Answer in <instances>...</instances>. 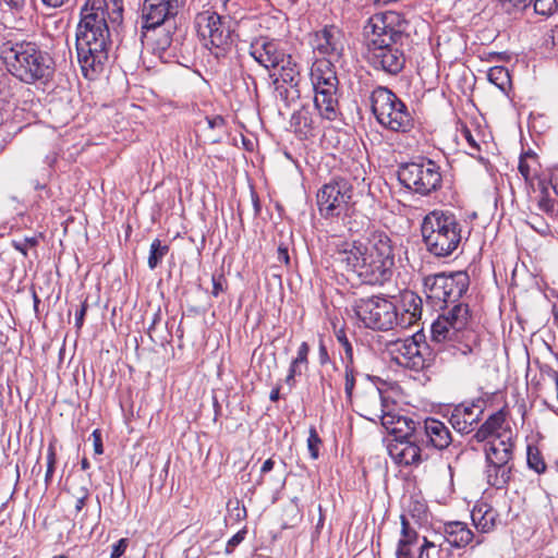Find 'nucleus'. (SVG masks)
Returning a JSON list of instances; mask_svg holds the SVG:
<instances>
[{"label":"nucleus","mask_w":558,"mask_h":558,"mask_svg":"<svg viewBox=\"0 0 558 558\" xmlns=\"http://www.w3.org/2000/svg\"><path fill=\"white\" fill-rule=\"evenodd\" d=\"M551 186L555 193L558 195V167H555L550 177Z\"/></svg>","instance_id":"nucleus-59"},{"label":"nucleus","mask_w":558,"mask_h":558,"mask_svg":"<svg viewBox=\"0 0 558 558\" xmlns=\"http://www.w3.org/2000/svg\"><path fill=\"white\" fill-rule=\"evenodd\" d=\"M278 68H280L279 76L284 83L291 87L298 86L301 69L290 54H287V59Z\"/></svg>","instance_id":"nucleus-31"},{"label":"nucleus","mask_w":558,"mask_h":558,"mask_svg":"<svg viewBox=\"0 0 558 558\" xmlns=\"http://www.w3.org/2000/svg\"><path fill=\"white\" fill-rule=\"evenodd\" d=\"M416 438L420 439V444L424 447L425 451L428 449L441 451L447 449L452 442L449 428L444 422L434 417H427L420 422Z\"/></svg>","instance_id":"nucleus-20"},{"label":"nucleus","mask_w":558,"mask_h":558,"mask_svg":"<svg viewBox=\"0 0 558 558\" xmlns=\"http://www.w3.org/2000/svg\"><path fill=\"white\" fill-rule=\"evenodd\" d=\"M250 56L266 70L277 69L287 59L280 44L268 37L255 38L250 45Z\"/></svg>","instance_id":"nucleus-21"},{"label":"nucleus","mask_w":558,"mask_h":558,"mask_svg":"<svg viewBox=\"0 0 558 558\" xmlns=\"http://www.w3.org/2000/svg\"><path fill=\"white\" fill-rule=\"evenodd\" d=\"M401 415L393 414L390 412L383 413L381 415V425L390 433L393 425L397 423V418H401Z\"/></svg>","instance_id":"nucleus-49"},{"label":"nucleus","mask_w":558,"mask_h":558,"mask_svg":"<svg viewBox=\"0 0 558 558\" xmlns=\"http://www.w3.org/2000/svg\"><path fill=\"white\" fill-rule=\"evenodd\" d=\"M80 16L76 36L110 37L107 22L122 21L123 0H86Z\"/></svg>","instance_id":"nucleus-6"},{"label":"nucleus","mask_w":558,"mask_h":558,"mask_svg":"<svg viewBox=\"0 0 558 558\" xmlns=\"http://www.w3.org/2000/svg\"><path fill=\"white\" fill-rule=\"evenodd\" d=\"M335 336L338 343L340 344L344 352V355L342 356V362L354 363L353 347L347 336L345 330L343 328L337 329L335 331Z\"/></svg>","instance_id":"nucleus-35"},{"label":"nucleus","mask_w":558,"mask_h":558,"mask_svg":"<svg viewBox=\"0 0 558 558\" xmlns=\"http://www.w3.org/2000/svg\"><path fill=\"white\" fill-rule=\"evenodd\" d=\"M75 498H76V501H75V511L76 512H80L85 504H86V500L88 499L89 497V490L87 487L85 486H82L78 488V490L74 494Z\"/></svg>","instance_id":"nucleus-47"},{"label":"nucleus","mask_w":558,"mask_h":558,"mask_svg":"<svg viewBox=\"0 0 558 558\" xmlns=\"http://www.w3.org/2000/svg\"><path fill=\"white\" fill-rule=\"evenodd\" d=\"M277 260L286 265L290 262L288 247L283 244H280L277 248Z\"/></svg>","instance_id":"nucleus-54"},{"label":"nucleus","mask_w":558,"mask_h":558,"mask_svg":"<svg viewBox=\"0 0 558 558\" xmlns=\"http://www.w3.org/2000/svg\"><path fill=\"white\" fill-rule=\"evenodd\" d=\"M526 462L527 466L535 471L537 474H542L546 471V463L544 458L536 446L529 445L526 449Z\"/></svg>","instance_id":"nucleus-34"},{"label":"nucleus","mask_w":558,"mask_h":558,"mask_svg":"<svg viewBox=\"0 0 558 558\" xmlns=\"http://www.w3.org/2000/svg\"><path fill=\"white\" fill-rule=\"evenodd\" d=\"M397 424L393 425L390 434L395 436V439H408L417 437V429L420 422H416L410 417L402 416L397 418Z\"/></svg>","instance_id":"nucleus-30"},{"label":"nucleus","mask_w":558,"mask_h":558,"mask_svg":"<svg viewBox=\"0 0 558 558\" xmlns=\"http://www.w3.org/2000/svg\"><path fill=\"white\" fill-rule=\"evenodd\" d=\"M109 37L76 36L77 60L83 75L94 80L108 60Z\"/></svg>","instance_id":"nucleus-10"},{"label":"nucleus","mask_w":558,"mask_h":558,"mask_svg":"<svg viewBox=\"0 0 558 558\" xmlns=\"http://www.w3.org/2000/svg\"><path fill=\"white\" fill-rule=\"evenodd\" d=\"M308 353H310V345L307 344V342H302L298 349L296 356L292 361L303 365L304 368H307Z\"/></svg>","instance_id":"nucleus-46"},{"label":"nucleus","mask_w":558,"mask_h":558,"mask_svg":"<svg viewBox=\"0 0 558 558\" xmlns=\"http://www.w3.org/2000/svg\"><path fill=\"white\" fill-rule=\"evenodd\" d=\"M129 546L128 538H120L117 543L112 545L110 558H120Z\"/></svg>","instance_id":"nucleus-48"},{"label":"nucleus","mask_w":558,"mask_h":558,"mask_svg":"<svg viewBox=\"0 0 558 558\" xmlns=\"http://www.w3.org/2000/svg\"><path fill=\"white\" fill-rule=\"evenodd\" d=\"M54 466L56 465H47V471H46V475H45V482H46L47 486L52 481V476H53V472H54Z\"/></svg>","instance_id":"nucleus-63"},{"label":"nucleus","mask_w":558,"mask_h":558,"mask_svg":"<svg viewBox=\"0 0 558 558\" xmlns=\"http://www.w3.org/2000/svg\"><path fill=\"white\" fill-rule=\"evenodd\" d=\"M194 24L205 47L217 49L216 56L222 53L230 45L232 29L228 17L208 9L196 14Z\"/></svg>","instance_id":"nucleus-8"},{"label":"nucleus","mask_w":558,"mask_h":558,"mask_svg":"<svg viewBox=\"0 0 558 558\" xmlns=\"http://www.w3.org/2000/svg\"><path fill=\"white\" fill-rule=\"evenodd\" d=\"M407 21L395 11L375 14L368 21L371 37L368 44L383 40L384 44H398L404 34Z\"/></svg>","instance_id":"nucleus-14"},{"label":"nucleus","mask_w":558,"mask_h":558,"mask_svg":"<svg viewBox=\"0 0 558 558\" xmlns=\"http://www.w3.org/2000/svg\"><path fill=\"white\" fill-rule=\"evenodd\" d=\"M555 199L549 196L547 187L543 186L541 190L539 198L537 201L538 209L547 215L553 216L555 213Z\"/></svg>","instance_id":"nucleus-38"},{"label":"nucleus","mask_w":558,"mask_h":558,"mask_svg":"<svg viewBox=\"0 0 558 558\" xmlns=\"http://www.w3.org/2000/svg\"><path fill=\"white\" fill-rule=\"evenodd\" d=\"M322 444V439L318 436L316 428L311 427L308 432L307 438V449L310 451V456L312 459L316 460L319 457V445Z\"/></svg>","instance_id":"nucleus-40"},{"label":"nucleus","mask_w":558,"mask_h":558,"mask_svg":"<svg viewBox=\"0 0 558 558\" xmlns=\"http://www.w3.org/2000/svg\"><path fill=\"white\" fill-rule=\"evenodd\" d=\"M411 545H402V542H398L396 556L397 558H412V553L410 549Z\"/></svg>","instance_id":"nucleus-53"},{"label":"nucleus","mask_w":558,"mask_h":558,"mask_svg":"<svg viewBox=\"0 0 558 558\" xmlns=\"http://www.w3.org/2000/svg\"><path fill=\"white\" fill-rule=\"evenodd\" d=\"M506 417L507 411L505 409H500L493 413L477 428L473 438L478 442L489 439L486 447H494L498 441H502V444L509 445L510 448H514V435L510 426L507 424Z\"/></svg>","instance_id":"nucleus-17"},{"label":"nucleus","mask_w":558,"mask_h":558,"mask_svg":"<svg viewBox=\"0 0 558 558\" xmlns=\"http://www.w3.org/2000/svg\"><path fill=\"white\" fill-rule=\"evenodd\" d=\"M529 225L532 229H534L538 234L543 236H547L551 233L550 227L547 222H545L539 216H533L531 217V220L529 221Z\"/></svg>","instance_id":"nucleus-43"},{"label":"nucleus","mask_w":558,"mask_h":558,"mask_svg":"<svg viewBox=\"0 0 558 558\" xmlns=\"http://www.w3.org/2000/svg\"><path fill=\"white\" fill-rule=\"evenodd\" d=\"M469 284V276L463 271L439 272L423 279L427 303L436 311H445L432 325V340L473 364L482 354L481 338L472 327L469 305L457 303Z\"/></svg>","instance_id":"nucleus-1"},{"label":"nucleus","mask_w":558,"mask_h":558,"mask_svg":"<svg viewBox=\"0 0 558 558\" xmlns=\"http://www.w3.org/2000/svg\"><path fill=\"white\" fill-rule=\"evenodd\" d=\"M398 180L405 189L427 196L441 187L442 177L434 160L418 158L399 166Z\"/></svg>","instance_id":"nucleus-7"},{"label":"nucleus","mask_w":558,"mask_h":558,"mask_svg":"<svg viewBox=\"0 0 558 558\" xmlns=\"http://www.w3.org/2000/svg\"><path fill=\"white\" fill-rule=\"evenodd\" d=\"M180 8L179 0H144L141 7V29L163 26Z\"/></svg>","instance_id":"nucleus-18"},{"label":"nucleus","mask_w":558,"mask_h":558,"mask_svg":"<svg viewBox=\"0 0 558 558\" xmlns=\"http://www.w3.org/2000/svg\"><path fill=\"white\" fill-rule=\"evenodd\" d=\"M519 171L524 178L525 181H530L532 179V170L531 166L527 162L525 157H521L519 161Z\"/></svg>","instance_id":"nucleus-50"},{"label":"nucleus","mask_w":558,"mask_h":558,"mask_svg":"<svg viewBox=\"0 0 558 558\" xmlns=\"http://www.w3.org/2000/svg\"><path fill=\"white\" fill-rule=\"evenodd\" d=\"M310 76L313 88H338L339 81L331 61L315 60Z\"/></svg>","instance_id":"nucleus-25"},{"label":"nucleus","mask_w":558,"mask_h":558,"mask_svg":"<svg viewBox=\"0 0 558 558\" xmlns=\"http://www.w3.org/2000/svg\"><path fill=\"white\" fill-rule=\"evenodd\" d=\"M269 399L272 402H277L280 399V389H279V387H276V388H274L270 391Z\"/></svg>","instance_id":"nucleus-64"},{"label":"nucleus","mask_w":558,"mask_h":558,"mask_svg":"<svg viewBox=\"0 0 558 558\" xmlns=\"http://www.w3.org/2000/svg\"><path fill=\"white\" fill-rule=\"evenodd\" d=\"M141 40L143 46L150 49L153 53L162 56V53L170 47L172 37L170 32L161 27L141 29Z\"/></svg>","instance_id":"nucleus-27"},{"label":"nucleus","mask_w":558,"mask_h":558,"mask_svg":"<svg viewBox=\"0 0 558 558\" xmlns=\"http://www.w3.org/2000/svg\"><path fill=\"white\" fill-rule=\"evenodd\" d=\"M354 310L359 319L367 328L390 330L398 324L397 306L385 298L360 299Z\"/></svg>","instance_id":"nucleus-9"},{"label":"nucleus","mask_w":558,"mask_h":558,"mask_svg":"<svg viewBox=\"0 0 558 558\" xmlns=\"http://www.w3.org/2000/svg\"><path fill=\"white\" fill-rule=\"evenodd\" d=\"M302 367L304 366L291 361L288 369V375L286 376L284 379L286 384L290 387V389H292L295 386V377L302 375Z\"/></svg>","instance_id":"nucleus-44"},{"label":"nucleus","mask_w":558,"mask_h":558,"mask_svg":"<svg viewBox=\"0 0 558 558\" xmlns=\"http://www.w3.org/2000/svg\"><path fill=\"white\" fill-rule=\"evenodd\" d=\"M497 518V511L487 504L476 505L471 512L474 526L482 533H488L494 530Z\"/></svg>","instance_id":"nucleus-28"},{"label":"nucleus","mask_w":558,"mask_h":558,"mask_svg":"<svg viewBox=\"0 0 558 558\" xmlns=\"http://www.w3.org/2000/svg\"><path fill=\"white\" fill-rule=\"evenodd\" d=\"M513 449L498 441L494 447H485V475L489 486L504 489L508 486L513 473Z\"/></svg>","instance_id":"nucleus-11"},{"label":"nucleus","mask_w":558,"mask_h":558,"mask_svg":"<svg viewBox=\"0 0 558 558\" xmlns=\"http://www.w3.org/2000/svg\"><path fill=\"white\" fill-rule=\"evenodd\" d=\"M43 3L50 8H59L63 5L68 0H41Z\"/></svg>","instance_id":"nucleus-62"},{"label":"nucleus","mask_w":558,"mask_h":558,"mask_svg":"<svg viewBox=\"0 0 558 558\" xmlns=\"http://www.w3.org/2000/svg\"><path fill=\"white\" fill-rule=\"evenodd\" d=\"M487 77L492 84H494L502 92H506L511 86L510 74L505 66L490 68L487 73Z\"/></svg>","instance_id":"nucleus-32"},{"label":"nucleus","mask_w":558,"mask_h":558,"mask_svg":"<svg viewBox=\"0 0 558 558\" xmlns=\"http://www.w3.org/2000/svg\"><path fill=\"white\" fill-rule=\"evenodd\" d=\"M422 299L411 290H403L399 294L397 306V326L405 329L416 324L422 316Z\"/></svg>","instance_id":"nucleus-23"},{"label":"nucleus","mask_w":558,"mask_h":558,"mask_svg":"<svg viewBox=\"0 0 558 558\" xmlns=\"http://www.w3.org/2000/svg\"><path fill=\"white\" fill-rule=\"evenodd\" d=\"M502 9L512 13L514 11H522L526 9L533 0H499Z\"/></svg>","instance_id":"nucleus-41"},{"label":"nucleus","mask_w":558,"mask_h":558,"mask_svg":"<svg viewBox=\"0 0 558 558\" xmlns=\"http://www.w3.org/2000/svg\"><path fill=\"white\" fill-rule=\"evenodd\" d=\"M395 250V243L387 232L373 230L365 238L338 243L333 258L363 283L383 286L393 275Z\"/></svg>","instance_id":"nucleus-2"},{"label":"nucleus","mask_w":558,"mask_h":558,"mask_svg":"<svg viewBox=\"0 0 558 558\" xmlns=\"http://www.w3.org/2000/svg\"><path fill=\"white\" fill-rule=\"evenodd\" d=\"M0 59L7 71L24 84H45L54 73L53 59L34 41L5 40Z\"/></svg>","instance_id":"nucleus-3"},{"label":"nucleus","mask_w":558,"mask_h":558,"mask_svg":"<svg viewBox=\"0 0 558 558\" xmlns=\"http://www.w3.org/2000/svg\"><path fill=\"white\" fill-rule=\"evenodd\" d=\"M371 108L377 122L389 131L408 133L414 128L407 104L387 87L378 86L372 92Z\"/></svg>","instance_id":"nucleus-5"},{"label":"nucleus","mask_w":558,"mask_h":558,"mask_svg":"<svg viewBox=\"0 0 558 558\" xmlns=\"http://www.w3.org/2000/svg\"><path fill=\"white\" fill-rule=\"evenodd\" d=\"M313 52L322 56L320 60L337 62L344 50L343 32L336 25H325L311 35Z\"/></svg>","instance_id":"nucleus-15"},{"label":"nucleus","mask_w":558,"mask_h":558,"mask_svg":"<svg viewBox=\"0 0 558 558\" xmlns=\"http://www.w3.org/2000/svg\"><path fill=\"white\" fill-rule=\"evenodd\" d=\"M319 362L320 364H326L329 362V355H328V351H327V348L325 347V344L323 342H320L319 344Z\"/></svg>","instance_id":"nucleus-56"},{"label":"nucleus","mask_w":558,"mask_h":558,"mask_svg":"<svg viewBox=\"0 0 558 558\" xmlns=\"http://www.w3.org/2000/svg\"><path fill=\"white\" fill-rule=\"evenodd\" d=\"M38 244V239L36 236H26L23 241L13 240L11 245L14 250L20 252L23 256H27V248L34 247Z\"/></svg>","instance_id":"nucleus-42"},{"label":"nucleus","mask_w":558,"mask_h":558,"mask_svg":"<svg viewBox=\"0 0 558 558\" xmlns=\"http://www.w3.org/2000/svg\"><path fill=\"white\" fill-rule=\"evenodd\" d=\"M93 438V445H94V451L96 454H102L104 453V446H102V439H101V433L99 429H95L92 433Z\"/></svg>","instance_id":"nucleus-51"},{"label":"nucleus","mask_w":558,"mask_h":558,"mask_svg":"<svg viewBox=\"0 0 558 558\" xmlns=\"http://www.w3.org/2000/svg\"><path fill=\"white\" fill-rule=\"evenodd\" d=\"M314 106L319 116L328 121H335L340 114L338 88H313Z\"/></svg>","instance_id":"nucleus-24"},{"label":"nucleus","mask_w":558,"mask_h":558,"mask_svg":"<svg viewBox=\"0 0 558 558\" xmlns=\"http://www.w3.org/2000/svg\"><path fill=\"white\" fill-rule=\"evenodd\" d=\"M169 246L167 244H162L159 239H155L149 248L148 256V267L153 270L155 269L163 259V257L168 254Z\"/></svg>","instance_id":"nucleus-33"},{"label":"nucleus","mask_w":558,"mask_h":558,"mask_svg":"<svg viewBox=\"0 0 558 558\" xmlns=\"http://www.w3.org/2000/svg\"><path fill=\"white\" fill-rule=\"evenodd\" d=\"M484 401L477 399L470 403L462 402L456 405L449 415V423L454 430L461 434H469L482 418L484 412Z\"/></svg>","instance_id":"nucleus-22"},{"label":"nucleus","mask_w":558,"mask_h":558,"mask_svg":"<svg viewBox=\"0 0 558 558\" xmlns=\"http://www.w3.org/2000/svg\"><path fill=\"white\" fill-rule=\"evenodd\" d=\"M367 47V60L375 69L396 75L404 68L405 57L397 44H384L379 40L368 44Z\"/></svg>","instance_id":"nucleus-16"},{"label":"nucleus","mask_w":558,"mask_h":558,"mask_svg":"<svg viewBox=\"0 0 558 558\" xmlns=\"http://www.w3.org/2000/svg\"><path fill=\"white\" fill-rule=\"evenodd\" d=\"M274 466H275V461L271 458L267 459L260 468V475H264V474L270 472L274 469Z\"/></svg>","instance_id":"nucleus-58"},{"label":"nucleus","mask_w":558,"mask_h":558,"mask_svg":"<svg viewBox=\"0 0 558 558\" xmlns=\"http://www.w3.org/2000/svg\"><path fill=\"white\" fill-rule=\"evenodd\" d=\"M436 547V544L432 541H428L426 537H424L423 545L421 547L420 558L423 557L424 553L428 550L429 548Z\"/></svg>","instance_id":"nucleus-61"},{"label":"nucleus","mask_w":558,"mask_h":558,"mask_svg":"<svg viewBox=\"0 0 558 558\" xmlns=\"http://www.w3.org/2000/svg\"><path fill=\"white\" fill-rule=\"evenodd\" d=\"M444 537L450 546L456 548H464L471 544L473 539H475L476 545L483 542L482 538L474 536L466 523L460 521L445 523Z\"/></svg>","instance_id":"nucleus-26"},{"label":"nucleus","mask_w":558,"mask_h":558,"mask_svg":"<svg viewBox=\"0 0 558 558\" xmlns=\"http://www.w3.org/2000/svg\"><path fill=\"white\" fill-rule=\"evenodd\" d=\"M291 126L300 136L307 137L314 129V120L307 108H301L291 117Z\"/></svg>","instance_id":"nucleus-29"},{"label":"nucleus","mask_w":558,"mask_h":558,"mask_svg":"<svg viewBox=\"0 0 558 558\" xmlns=\"http://www.w3.org/2000/svg\"><path fill=\"white\" fill-rule=\"evenodd\" d=\"M423 241L427 251L436 257H448L468 239L461 220L450 210L428 213L421 227Z\"/></svg>","instance_id":"nucleus-4"},{"label":"nucleus","mask_w":558,"mask_h":558,"mask_svg":"<svg viewBox=\"0 0 558 558\" xmlns=\"http://www.w3.org/2000/svg\"><path fill=\"white\" fill-rule=\"evenodd\" d=\"M534 10L541 15H551L558 9V0H533Z\"/></svg>","instance_id":"nucleus-39"},{"label":"nucleus","mask_w":558,"mask_h":558,"mask_svg":"<svg viewBox=\"0 0 558 558\" xmlns=\"http://www.w3.org/2000/svg\"><path fill=\"white\" fill-rule=\"evenodd\" d=\"M423 335L416 332L404 340H397L390 347L392 360L400 366L422 371L429 365L426 359L427 345L422 342Z\"/></svg>","instance_id":"nucleus-13"},{"label":"nucleus","mask_w":558,"mask_h":558,"mask_svg":"<svg viewBox=\"0 0 558 558\" xmlns=\"http://www.w3.org/2000/svg\"><path fill=\"white\" fill-rule=\"evenodd\" d=\"M56 462H57L56 448L52 444H50L47 449V465H56Z\"/></svg>","instance_id":"nucleus-55"},{"label":"nucleus","mask_w":558,"mask_h":558,"mask_svg":"<svg viewBox=\"0 0 558 558\" xmlns=\"http://www.w3.org/2000/svg\"><path fill=\"white\" fill-rule=\"evenodd\" d=\"M10 9L19 10L24 7L25 0H2Z\"/></svg>","instance_id":"nucleus-57"},{"label":"nucleus","mask_w":558,"mask_h":558,"mask_svg":"<svg viewBox=\"0 0 558 558\" xmlns=\"http://www.w3.org/2000/svg\"><path fill=\"white\" fill-rule=\"evenodd\" d=\"M417 532L410 526L408 519L404 515H401V537L399 542H402V545H413L417 541Z\"/></svg>","instance_id":"nucleus-37"},{"label":"nucleus","mask_w":558,"mask_h":558,"mask_svg":"<svg viewBox=\"0 0 558 558\" xmlns=\"http://www.w3.org/2000/svg\"><path fill=\"white\" fill-rule=\"evenodd\" d=\"M352 198V185L345 179H333L324 184L317 193V207L325 219L341 216Z\"/></svg>","instance_id":"nucleus-12"},{"label":"nucleus","mask_w":558,"mask_h":558,"mask_svg":"<svg viewBox=\"0 0 558 558\" xmlns=\"http://www.w3.org/2000/svg\"><path fill=\"white\" fill-rule=\"evenodd\" d=\"M86 312H87V303L83 302L81 304L80 310L76 311V313H75V327L77 329L82 328V326L84 324V318H85Z\"/></svg>","instance_id":"nucleus-52"},{"label":"nucleus","mask_w":558,"mask_h":558,"mask_svg":"<svg viewBox=\"0 0 558 558\" xmlns=\"http://www.w3.org/2000/svg\"><path fill=\"white\" fill-rule=\"evenodd\" d=\"M387 450L395 463L404 466L418 465L429 458V453L416 437L393 439L388 444Z\"/></svg>","instance_id":"nucleus-19"},{"label":"nucleus","mask_w":558,"mask_h":558,"mask_svg":"<svg viewBox=\"0 0 558 558\" xmlns=\"http://www.w3.org/2000/svg\"><path fill=\"white\" fill-rule=\"evenodd\" d=\"M344 365V392L348 399L352 398L355 387L354 363L343 362Z\"/></svg>","instance_id":"nucleus-36"},{"label":"nucleus","mask_w":558,"mask_h":558,"mask_svg":"<svg viewBox=\"0 0 558 558\" xmlns=\"http://www.w3.org/2000/svg\"><path fill=\"white\" fill-rule=\"evenodd\" d=\"M244 536L241 532L236 533L235 535H233L229 541H228V547H233V546H236L239 545L242 541H243Z\"/></svg>","instance_id":"nucleus-60"},{"label":"nucleus","mask_w":558,"mask_h":558,"mask_svg":"<svg viewBox=\"0 0 558 558\" xmlns=\"http://www.w3.org/2000/svg\"><path fill=\"white\" fill-rule=\"evenodd\" d=\"M213 281V291L211 294L217 298L221 292L225 291L227 280L223 276V274H214L211 277Z\"/></svg>","instance_id":"nucleus-45"}]
</instances>
